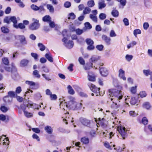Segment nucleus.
<instances>
[{
    "mask_svg": "<svg viewBox=\"0 0 152 152\" xmlns=\"http://www.w3.org/2000/svg\"><path fill=\"white\" fill-rule=\"evenodd\" d=\"M3 100L5 103H9L12 102V99L11 97H10L8 96H7L4 97Z\"/></svg>",
    "mask_w": 152,
    "mask_h": 152,
    "instance_id": "6ab92c4d",
    "label": "nucleus"
},
{
    "mask_svg": "<svg viewBox=\"0 0 152 152\" xmlns=\"http://www.w3.org/2000/svg\"><path fill=\"white\" fill-rule=\"evenodd\" d=\"M94 1L93 0H91L88 2L87 5L88 6L90 7H93L94 5Z\"/></svg>",
    "mask_w": 152,
    "mask_h": 152,
    "instance_id": "4c0bfd02",
    "label": "nucleus"
},
{
    "mask_svg": "<svg viewBox=\"0 0 152 152\" xmlns=\"http://www.w3.org/2000/svg\"><path fill=\"white\" fill-rule=\"evenodd\" d=\"M81 141L84 144H87L89 143V139L86 137H84L81 138Z\"/></svg>",
    "mask_w": 152,
    "mask_h": 152,
    "instance_id": "b1692460",
    "label": "nucleus"
},
{
    "mask_svg": "<svg viewBox=\"0 0 152 152\" xmlns=\"http://www.w3.org/2000/svg\"><path fill=\"white\" fill-rule=\"evenodd\" d=\"M45 130L48 134H51L53 132V129L51 127L49 126H47L45 127Z\"/></svg>",
    "mask_w": 152,
    "mask_h": 152,
    "instance_id": "412c9836",
    "label": "nucleus"
},
{
    "mask_svg": "<svg viewBox=\"0 0 152 152\" xmlns=\"http://www.w3.org/2000/svg\"><path fill=\"white\" fill-rule=\"evenodd\" d=\"M13 27L16 28L18 29L20 28V29H23L26 27L25 25H24L23 23H19L18 25H13Z\"/></svg>",
    "mask_w": 152,
    "mask_h": 152,
    "instance_id": "f3484780",
    "label": "nucleus"
},
{
    "mask_svg": "<svg viewBox=\"0 0 152 152\" xmlns=\"http://www.w3.org/2000/svg\"><path fill=\"white\" fill-rule=\"evenodd\" d=\"M102 38L106 42L107 45H109L111 44V39L109 37H107L105 35H103L102 36Z\"/></svg>",
    "mask_w": 152,
    "mask_h": 152,
    "instance_id": "f8f14e48",
    "label": "nucleus"
},
{
    "mask_svg": "<svg viewBox=\"0 0 152 152\" xmlns=\"http://www.w3.org/2000/svg\"><path fill=\"white\" fill-rule=\"evenodd\" d=\"M0 120L5 122H7L9 121V117L8 116H6L3 114H1Z\"/></svg>",
    "mask_w": 152,
    "mask_h": 152,
    "instance_id": "a211bd4d",
    "label": "nucleus"
},
{
    "mask_svg": "<svg viewBox=\"0 0 152 152\" xmlns=\"http://www.w3.org/2000/svg\"><path fill=\"white\" fill-rule=\"evenodd\" d=\"M119 76L123 80H125L126 78L124 76L125 72L121 69H120L119 70Z\"/></svg>",
    "mask_w": 152,
    "mask_h": 152,
    "instance_id": "ddd939ff",
    "label": "nucleus"
},
{
    "mask_svg": "<svg viewBox=\"0 0 152 152\" xmlns=\"http://www.w3.org/2000/svg\"><path fill=\"white\" fill-rule=\"evenodd\" d=\"M85 28L87 29H91L92 28V26L88 22H87L85 24Z\"/></svg>",
    "mask_w": 152,
    "mask_h": 152,
    "instance_id": "de8ad7c7",
    "label": "nucleus"
},
{
    "mask_svg": "<svg viewBox=\"0 0 152 152\" xmlns=\"http://www.w3.org/2000/svg\"><path fill=\"white\" fill-rule=\"evenodd\" d=\"M33 74L36 77L39 78L40 77V75L39 73V72L37 70H35L33 72Z\"/></svg>",
    "mask_w": 152,
    "mask_h": 152,
    "instance_id": "e433bc0d",
    "label": "nucleus"
},
{
    "mask_svg": "<svg viewBox=\"0 0 152 152\" xmlns=\"http://www.w3.org/2000/svg\"><path fill=\"white\" fill-rule=\"evenodd\" d=\"M80 121L81 123L84 126L89 127H91V121L86 118H81Z\"/></svg>",
    "mask_w": 152,
    "mask_h": 152,
    "instance_id": "6e6552de",
    "label": "nucleus"
},
{
    "mask_svg": "<svg viewBox=\"0 0 152 152\" xmlns=\"http://www.w3.org/2000/svg\"><path fill=\"white\" fill-rule=\"evenodd\" d=\"M67 38L64 37L62 39V41L64 43V45L68 48H71L73 47L74 43L72 41L69 40L67 42L68 39Z\"/></svg>",
    "mask_w": 152,
    "mask_h": 152,
    "instance_id": "423d86ee",
    "label": "nucleus"
},
{
    "mask_svg": "<svg viewBox=\"0 0 152 152\" xmlns=\"http://www.w3.org/2000/svg\"><path fill=\"white\" fill-rule=\"evenodd\" d=\"M78 60L80 64L83 65L85 64V61L81 57H80L79 58Z\"/></svg>",
    "mask_w": 152,
    "mask_h": 152,
    "instance_id": "0e129e2a",
    "label": "nucleus"
},
{
    "mask_svg": "<svg viewBox=\"0 0 152 152\" xmlns=\"http://www.w3.org/2000/svg\"><path fill=\"white\" fill-rule=\"evenodd\" d=\"M68 89V92L69 94H74L75 93V91L72 88V87L70 85L68 86L67 87Z\"/></svg>",
    "mask_w": 152,
    "mask_h": 152,
    "instance_id": "7c9ffc66",
    "label": "nucleus"
},
{
    "mask_svg": "<svg viewBox=\"0 0 152 152\" xmlns=\"http://www.w3.org/2000/svg\"><path fill=\"white\" fill-rule=\"evenodd\" d=\"M26 83L30 86H34L36 85H38L37 84H36L35 83L31 81H26Z\"/></svg>",
    "mask_w": 152,
    "mask_h": 152,
    "instance_id": "72a5a7b5",
    "label": "nucleus"
},
{
    "mask_svg": "<svg viewBox=\"0 0 152 152\" xmlns=\"http://www.w3.org/2000/svg\"><path fill=\"white\" fill-rule=\"evenodd\" d=\"M5 69L7 72H11L12 73L16 71V69L13 64H12L11 67H6Z\"/></svg>",
    "mask_w": 152,
    "mask_h": 152,
    "instance_id": "9d476101",
    "label": "nucleus"
},
{
    "mask_svg": "<svg viewBox=\"0 0 152 152\" xmlns=\"http://www.w3.org/2000/svg\"><path fill=\"white\" fill-rule=\"evenodd\" d=\"M143 107L146 109H149L151 107L150 103L148 102H145L143 105Z\"/></svg>",
    "mask_w": 152,
    "mask_h": 152,
    "instance_id": "2f4dec72",
    "label": "nucleus"
},
{
    "mask_svg": "<svg viewBox=\"0 0 152 152\" xmlns=\"http://www.w3.org/2000/svg\"><path fill=\"white\" fill-rule=\"evenodd\" d=\"M28 61L26 59L21 60L20 62V66L21 67H24L26 66L28 63Z\"/></svg>",
    "mask_w": 152,
    "mask_h": 152,
    "instance_id": "4be33fe9",
    "label": "nucleus"
},
{
    "mask_svg": "<svg viewBox=\"0 0 152 152\" xmlns=\"http://www.w3.org/2000/svg\"><path fill=\"white\" fill-rule=\"evenodd\" d=\"M86 42L88 45L87 49L88 50H92L95 48L94 45V42L91 39L87 38L86 40Z\"/></svg>",
    "mask_w": 152,
    "mask_h": 152,
    "instance_id": "39448f33",
    "label": "nucleus"
},
{
    "mask_svg": "<svg viewBox=\"0 0 152 152\" xmlns=\"http://www.w3.org/2000/svg\"><path fill=\"white\" fill-rule=\"evenodd\" d=\"M141 33V31L139 29H136L133 32L134 34L136 37L137 35V34H140Z\"/></svg>",
    "mask_w": 152,
    "mask_h": 152,
    "instance_id": "8fccbe9b",
    "label": "nucleus"
},
{
    "mask_svg": "<svg viewBox=\"0 0 152 152\" xmlns=\"http://www.w3.org/2000/svg\"><path fill=\"white\" fill-rule=\"evenodd\" d=\"M19 39L21 43L23 45L27 44V42L26 40L25 37L23 35H20L18 36Z\"/></svg>",
    "mask_w": 152,
    "mask_h": 152,
    "instance_id": "9b49d317",
    "label": "nucleus"
},
{
    "mask_svg": "<svg viewBox=\"0 0 152 152\" xmlns=\"http://www.w3.org/2000/svg\"><path fill=\"white\" fill-rule=\"evenodd\" d=\"M31 8L32 10H39L41 8V6H40V7H39L36 5L32 4L31 5Z\"/></svg>",
    "mask_w": 152,
    "mask_h": 152,
    "instance_id": "c03bdc74",
    "label": "nucleus"
},
{
    "mask_svg": "<svg viewBox=\"0 0 152 152\" xmlns=\"http://www.w3.org/2000/svg\"><path fill=\"white\" fill-rule=\"evenodd\" d=\"M62 34L63 36L64 37V38L65 37L66 38H67L68 39H69L70 36L68 35L67 33V31L66 30H64L62 31Z\"/></svg>",
    "mask_w": 152,
    "mask_h": 152,
    "instance_id": "58836bf2",
    "label": "nucleus"
},
{
    "mask_svg": "<svg viewBox=\"0 0 152 152\" xmlns=\"http://www.w3.org/2000/svg\"><path fill=\"white\" fill-rule=\"evenodd\" d=\"M111 14L113 17H117L119 13L117 10H113Z\"/></svg>",
    "mask_w": 152,
    "mask_h": 152,
    "instance_id": "c9c22d12",
    "label": "nucleus"
},
{
    "mask_svg": "<svg viewBox=\"0 0 152 152\" xmlns=\"http://www.w3.org/2000/svg\"><path fill=\"white\" fill-rule=\"evenodd\" d=\"M1 29L2 32L4 33H7L9 32V29L7 27L3 26L1 28Z\"/></svg>",
    "mask_w": 152,
    "mask_h": 152,
    "instance_id": "37998d69",
    "label": "nucleus"
},
{
    "mask_svg": "<svg viewBox=\"0 0 152 152\" xmlns=\"http://www.w3.org/2000/svg\"><path fill=\"white\" fill-rule=\"evenodd\" d=\"M22 89L21 87L20 86H19L17 87L16 88V91H15V93L17 94H20L21 91Z\"/></svg>",
    "mask_w": 152,
    "mask_h": 152,
    "instance_id": "6e6d98bb",
    "label": "nucleus"
},
{
    "mask_svg": "<svg viewBox=\"0 0 152 152\" xmlns=\"http://www.w3.org/2000/svg\"><path fill=\"white\" fill-rule=\"evenodd\" d=\"M151 72L149 70H144L143 72L144 74L146 76H148V75H150V73Z\"/></svg>",
    "mask_w": 152,
    "mask_h": 152,
    "instance_id": "3c124183",
    "label": "nucleus"
},
{
    "mask_svg": "<svg viewBox=\"0 0 152 152\" xmlns=\"http://www.w3.org/2000/svg\"><path fill=\"white\" fill-rule=\"evenodd\" d=\"M100 73L102 76L106 77L108 75V71L105 68H100Z\"/></svg>",
    "mask_w": 152,
    "mask_h": 152,
    "instance_id": "1a4fd4ad",
    "label": "nucleus"
},
{
    "mask_svg": "<svg viewBox=\"0 0 152 152\" xmlns=\"http://www.w3.org/2000/svg\"><path fill=\"white\" fill-rule=\"evenodd\" d=\"M88 86L90 88L91 90L97 94L96 96L98 95V94H100V88H97L93 84L91 83H88Z\"/></svg>",
    "mask_w": 152,
    "mask_h": 152,
    "instance_id": "0eeeda50",
    "label": "nucleus"
},
{
    "mask_svg": "<svg viewBox=\"0 0 152 152\" xmlns=\"http://www.w3.org/2000/svg\"><path fill=\"white\" fill-rule=\"evenodd\" d=\"M31 55L34 58L35 60H36L37 59L38 55L37 53H31Z\"/></svg>",
    "mask_w": 152,
    "mask_h": 152,
    "instance_id": "338daca9",
    "label": "nucleus"
},
{
    "mask_svg": "<svg viewBox=\"0 0 152 152\" xmlns=\"http://www.w3.org/2000/svg\"><path fill=\"white\" fill-rule=\"evenodd\" d=\"M100 58L99 56H92L91 58L90 59L89 61L90 63H95Z\"/></svg>",
    "mask_w": 152,
    "mask_h": 152,
    "instance_id": "4468645a",
    "label": "nucleus"
},
{
    "mask_svg": "<svg viewBox=\"0 0 152 152\" xmlns=\"http://www.w3.org/2000/svg\"><path fill=\"white\" fill-rule=\"evenodd\" d=\"M8 96L10 97H11L12 98L13 97H15L16 96H17V94H16L15 92L12 91L8 92Z\"/></svg>",
    "mask_w": 152,
    "mask_h": 152,
    "instance_id": "a878e982",
    "label": "nucleus"
},
{
    "mask_svg": "<svg viewBox=\"0 0 152 152\" xmlns=\"http://www.w3.org/2000/svg\"><path fill=\"white\" fill-rule=\"evenodd\" d=\"M12 77L14 80H17L18 77V75L17 72V70L12 73Z\"/></svg>",
    "mask_w": 152,
    "mask_h": 152,
    "instance_id": "cd10ccee",
    "label": "nucleus"
},
{
    "mask_svg": "<svg viewBox=\"0 0 152 152\" xmlns=\"http://www.w3.org/2000/svg\"><path fill=\"white\" fill-rule=\"evenodd\" d=\"M99 18L101 20H104L106 18V14L103 13H101L99 14Z\"/></svg>",
    "mask_w": 152,
    "mask_h": 152,
    "instance_id": "a19ab883",
    "label": "nucleus"
},
{
    "mask_svg": "<svg viewBox=\"0 0 152 152\" xmlns=\"http://www.w3.org/2000/svg\"><path fill=\"white\" fill-rule=\"evenodd\" d=\"M88 79L90 81H94L95 80V78L94 76L90 75L88 74Z\"/></svg>",
    "mask_w": 152,
    "mask_h": 152,
    "instance_id": "49530a36",
    "label": "nucleus"
},
{
    "mask_svg": "<svg viewBox=\"0 0 152 152\" xmlns=\"http://www.w3.org/2000/svg\"><path fill=\"white\" fill-rule=\"evenodd\" d=\"M84 30H85V29L81 30L79 28H78L76 29L75 31L77 35H80L83 33Z\"/></svg>",
    "mask_w": 152,
    "mask_h": 152,
    "instance_id": "79ce46f5",
    "label": "nucleus"
},
{
    "mask_svg": "<svg viewBox=\"0 0 152 152\" xmlns=\"http://www.w3.org/2000/svg\"><path fill=\"white\" fill-rule=\"evenodd\" d=\"M125 148V147H124L123 148H121L120 147H118L116 148H115L114 149L115 150H116L117 152H121L122 151H124V150Z\"/></svg>",
    "mask_w": 152,
    "mask_h": 152,
    "instance_id": "052dcab7",
    "label": "nucleus"
},
{
    "mask_svg": "<svg viewBox=\"0 0 152 152\" xmlns=\"http://www.w3.org/2000/svg\"><path fill=\"white\" fill-rule=\"evenodd\" d=\"M67 100L66 102L62 101L60 102V107H61V106H63V105L67 108L73 110L80 109L82 107L81 103H77L76 102L75 98L73 97H68Z\"/></svg>",
    "mask_w": 152,
    "mask_h": 152,
    "instance_id": "f257e3e1",
    "label": "nucleus"
},
{
    "mask_svg": "<svg viewBox=\"0 0 152 152\" xmlns=\"http://www.w3.org/2000/svg\"><path fill=\"white\" fill-rule=\"evenodd\" d=\"M10 21L13 23V25H16L17 23V20L15 16H12L10 17Z\"/></svg>",
    "mask_w": 152,
    "mask_h": 152,
    "instance_id": "f704fd0d",
    "label": "nucleus"
},
{
    "mask_svg": "<svg viewBox=\"0 0 152 152\" xmlns=\"http://www.w3.org/2000/svg\"><path fill=\"white\" fill-rule=\"evenodd\" d=\"M2 61L3 63L6 65H8L9 64L8 59L6 57L2 58Z\"/></svg>",
    "mask_w": 152,
    "mask_h": 152,
    "instance_id": "a18cd8bd",
    "label": "nucleus"
},
{
    "mask_svg": "<svg viewBox=\"0 0 152 152\" xmlns=\"http://www.w3.org/2000/svg\"><path fill=\"white\" fill-rule=\"evenodd\" d=\"M136 86L132 87L131 88L130 91L132 93V94H135L136 92Z\"/></svg>",
    "mask_w": 152,
    "mask_h": 152,
    "instance_id": "bf43d9fd",
    "label": "nucleus"
},
{
    "mask_svg": "<svg viewBox=\"0 0 152 152\" xmlns=\"http://www.w3.org/2000/svg\"><path fill=\"white\" fill-rule=\"evenodd\" d=\"M99 8L102 9L105 7L106 6L104 0H99L98 2Z\"/></svg>",
    "mask_w": 152,
    "mask_h": 152,
    "instance_id": "dca6fc26",
    "label": "nucleus"
},
{
    "mask_svg": "<svg viewBox=\"0 0 152 152\" xmlns=\"http://www.w3.org/2000/svg\"><path fill=\"white\" fill-rule=\"evenodd\" d=\"M10 17H7L5 18L4 19V22L7 23V24L10 23Z\"/></svg>",
    "mask_w": 152,
    "mask_h": 152,
    "instance_id": "603ef678",
    "label": "nucleus"
},
{
    "mask_svg": "<svg viewBox=\"0 0 152 152\" xmlns=\"http://www.w3.org/2000/svg\"><path fill=\"white\" fill-rule=\"evenodd\" d=\"M90 18L94 22L97 23V18L96 15H94L93 14H90L89 15Z\"/></svg>",
    "mask_w": 152,
    "mask_h": 152,
    "instance_id": "c85d7f7f",
    "label": "nucleus"
},
{
    "mask_svg": "<svg viewBox=\"0 0 152 152\" xmlns=\"http://www.w3.org/2000/svg\"><path fill=\"white\" fill-rule=\"evenodd\" d=\"M129 115L132 116V117H135L137 115V114L135 111H130L129 112Z\"/></svg>",
    "mask_w": 152,
    "mask_h": 152,
    "instance_id": "680f3d73",
    "label": "nucleus"
},
{
    "mask_svg": "<svg viewBox=\"0 0 152 152\" xmlns=\"http://www.w3.org/2000/svg\"><path fill=\"white\" fill-rule=\"evenodd\" d=\"M51 20L50 17L48 15H47L43 17L42 18L44 22H49Z\"/></svg>",
    "mask_w": 152,
    "mask_h": 152,
    "instance_id": "bb28decb",
    "label": "nucleus"
},
{
    "mask_svg": "<svg viewBox=\"0 0 152 152\" xmlns=\"http://www.w3.org/2000/svg\"><path fill=\"white\" fill-rule=\"evenodd\" d=\"M117 130L122 138L124 140L127 137L126 132L127 130H126V128L123 126H118L117 128Z\"/></svg>",
    "mask_w": 152,
    "mask_h": 152,
    "instance_id": "20e7f679",
    "label": "nucleus"
},
{
    "mask_svg": "<svg viewBox=\"0 0 152 152\" xmlns=\"http://www.w3.org/2000/svg\"><path fill=\"white\" fill-rule=\"evenodd\" d=\"M32 21L33 22L29 26V29L31 30H35L38 29L40 26L39 20L35 18H33Z\"/></svg>",
    "mask_w": 152,
    "mask_h": 152,
    "instance_id": "7ed1b4c3",
    "label": "nucleus"
},
{
    "mask_svg": "<svg viewBox=\"0 0 152 152\" xmlns=\"http://www.w3.org/2000/svg\"><path fill=\"white\" fill-rule=\"evenodd\" d=\"M93 67H95V66L94 67L93 66V64L91 63H87L86 66H84V69L85 70H87L90 69L91 68Z\"/></svg>",
    "mask_w": 152,
    "mask_h": 152,
    "instance_id": "5701e85b",
    "label": "nucleus"
},
{
    "mask_svg": "<svg viewBox=\"0 0 152 152\" xmlns=\"http://www.w3.org/2000/svg\"><path fill=\"white\" fill-rule=\"evenodd\" d=\"M0 109L3 112H6L8 110V108L5 106H2L1 107Z\"/></svg>",
    "mask_w": 152,
    "mask_h": 152,
    "instance_id": "5fc2aeb1",
    "label": "nucleus"
},
{
    "mask_svg": "<svg viewBox=\"0 0 152 152\" xmlns=\"http://www.w3.org/2000/svg\"><path fill=\"white\" fill-rule=\"evenodd\" d=\"M45 57L50 62H53V58L50 53H46L45 55Z\"/></svg>",
    "mask_w": 152,
    "mask_h": 152,
    "instance_id": "393cba45",
    "label": "nucleus"
},
{
    "mask_svg": "<svg viewBox=\"0 0 152 152\" xmlns=\"http://www.w3.org/2000/svg\"><path fill=\"white\" fill-rule=\"evenodd\" d=\"M23 112L25 116L28 118L32 117L33 116V114L32 113L28 112L24 110H23Z\"/></svg>",
    "mask_w": 152,
    "mask_h": 152,
    "instance_id": "c756f323",
    "label": "nucleus"
},
{
    "mask_svg": "<svg viewBox=\"0 0 152 152\" xmlns=\"http://www.w3.org/2000/svg\"><path fill=\"white\" fill-rule=\"evenodd\" d=\"M64 6L67 8L69 7L71 5V3L68 1L66 2L64 4Z\"/></svg>",
    "mask_w": 152,
    "mask_h": 152,
    "instance_id": "774afa93",
    "label": "nucleus"
},
{
    "mask_svg": "<svg viewBox=\"0 0 152 152\" xmlns=\"http://www.w3.org/2000/svg\"><path fill=\"white\" fill-rule=\"evenodd\" d=\"M142 122L145 125H147L148 123V119L146 117H144L142 119Z\"/></svg>",
    "mask_w": 152,
    "mask_h": 152,
    "instance_id": "ea45409f",
    "label": "nucleus"
},
{
    "mask_svg": "<svg viewBox=\"0 0 152 152\" xmlns=\"http://www.w3.org/2000/svg\"><path fill=\"white\" fill-rule=\"evenodd\" d=\"M104 48V46L102 45H98L96 46V48L99 51H102Z\"/></svg>",
    "mask_w": 152,
    "mask_h": 152,
    "instance_id": "864d4df0",
    "label": "nucleus"
},
{
    "mask_svg": "<svg viewBox=\"0 0 152 152\" xmlns=\"http://www.w3.org/2000/svg\"><path fill=\"white\" fill-rule=\"evenodd\" d=\"M38 46L39 48V50L41 51H44L45 49V46L41 43H39Z\"/></svg>",
    "mask_w": 152,
    "mask_h": 152,
    "instance_id": "473e14b6",
    "label": "nucleus"
},
{
    "mask_svg": "<svg viewBox=\"0 0 152 152\" xmlns=\"http://www.w3.org/2000/svg\"><path fill=\"white\" fill-rule=\"evenodd\" d=\"M123 22L125 25L126 26H128L129 24L128 20L126 18H125L123 20Z\"/></svg>",
    "mask_w": 152,
    "mask_h": 152,
    "instance_id": "4d7b16f0",
    "label": "nucleus"
},
{
    "mask_svg": "<svg viewBox=\"0 0 152 152\" xmlns=\"http://www.w3.org/2000/svg\"><path fill=\"white\" fill-rule=\"evenodd\" d=\"M49 26L52 28H54L55 26L54 22L51 20L49 22Z\"/></svg>",
    "mask_w": 152,
    "mask_h": 152,
    "instance_id": "13d9d810",
    "label": "nucleus"
},
{
    "mask_svg": "<svg viewBox=\"0 0 152 152\" xmlns=\"http://www.w3.org/2000/svg\"><path fill=\"white\" fill-rule=\"evenodd\" d=\"M121 92V91L116 89H111L109 90V95L110 96L113 97L110 99L111 100H114L113 102V104H112V106H114V107L116 108L118 107L117 105V101L120 102L119 100L122 98V95Z\"/></svg>",
    "mask_w": 152,
    "mask_h": 152,
    "instance_id": "f03ea898",
    "label": "nucleus"
},
{
    "mask_svg": "<svg viewBox=\"0 0 152 152\" xmlns=\"http://www.w3.org/2000/svg\"><path fill=\"white\" fill-rule=\"evenodd\" d=\"M99 124L103 128H105L107 126V125L105 123L106 121H104V118H102L101 119L100 118L99 119Z\"/></svg>",
    "mask_w": 152,
    "mask_h": 152,
    "instance_id": "aec40b11",
    "label": "nucleus"
},
{
    "mask_svg": "<svg viewBox=\"0 0 152 152\" xmlns=\"http://www.w3.org/2000/svg\"><path fill=\"white\" fill-rule=\"evenodd\" d=\"M146 95V94L145 92L144 91H143L140 92L139 96H140V97L142 98L145 97Z\"/></svg>",
    "mask_w": 152,
    "mask_h": 152,
    "instance_id": "e2e57ef3",
    "label": "nucleus"
},
{
    "mask_svg": "<svg viewBox=\"0 0 152 152\" xmlns=\"http://www.w3.org/2000/svg\"><path fill=\"white\" fill-rule=\"evenodd\" d=\"M138 97L136 96L135 97H132V98L130 101V104L132 105H134L138 103Z\"/></svg>",
    "mask_w": 152,
    "mask_h": 152,
    "instance_id": "2eb2a0df",
    "label": "nucleus"
},
{
    "mask_svg": "<svg viewBox=\"0 0 152 152\" xmlns=\"http://www.w3.org/2000/svg\"><path fill=\"white\" fill-rule=\"evenodd\" d=\"M133 57V56L131 55H127L125 56L126 59L128 61H130L132 59Z\"/></svg>",
    "mask_w": 152,
    "mask_h": 152,
    "instance_id": "09e8293b",
    "label": "nucleus"
},
{
    "mask_svg": "<svg viewBox=\"0 0 152 152\" xmlns=\"http://www.w3.org/2000/svg\"><path fill=\"white\" fill-rule=\"evenodd\" d=\"M42 68L44 72L45 73H48L49 72V70L45 66H42Z\"/></svg>",
    "mask_w": 152,
    "mask_h": 152,
    "instance_id": "69168bd1",
    "label": "nucleus"
}]
</instances>
